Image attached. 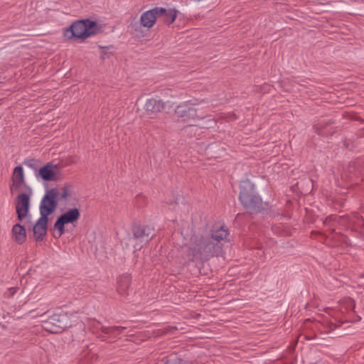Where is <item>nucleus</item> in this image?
I'll return each mask as SVG.
<instances>
[{
  "instance_id": "obj_5",
  "label": "nucleus",
  "mask_w": 364,
  "mask_h": 364,
  "mask_svg": "<svg viewBox=\"0 0 364 364\" xmlns=\"http://www.w3.org/2000/svg\"><path fill=\"white\" fill-rule=\"evenodd\" d=\"M190 105H196V103H192L191 101L181 104L176 107L175 113L178 118H181L182 121H188L189 119H203L207 114L200 112L199 108H195L189 106Z\"/></svg>"
},
{
  "instance_id": "obj_24",
  "label": "nucleus",
  "mask_w": 364,
  "mask_h": 364,
  "mask_svg": "<svg viewBox=\"0 0 364 364\" xmlns=\"http://www.w3.org/2000/svg\"><path fill=\"white\" fill-rule=\"evenodd\" d=\"M345 302L346 303V304L350 307L351 309H353L355 307V304H354V301L353 299H351L350 298H348L345 300Z\"/></svg>"
},
{
  "instance_id": "obj_18",
  "label": "nucleus",
  "mask_w": 364,
  "mask_h": 364,
  "mask_svg": "<svg viewBox=\"0 0 364 364\" xmlns=\"http://www.w3.org/2000/svg\"><path fill=\"white\" fill-rule=\"evenodd\" d=\"M97 329H100L102 333L109 335L110 337H113L114 331L117 330V328H114V326H104L101 325L100 322H97L93 326V333L96 334L97 338H100L102 341H105V338L99 334Z\"/></svg>"
},
{
  "instance_id": "obj_9",
  "label": "nucleus",
  "mask_w": 364,
  "mask_h": 364,
  "mask_svg": "<svg viewBox=\"0 0 364 364\" xmlns=\"http://www.w3.org/2000/svg\"><path fill=\"white\" fill-rule=\"evenodd\" d=\"M58 167L57 165L51 162L47 163L44 166L41 167L38 171V175L46 181H56Z\"/></svg>"
},
{
  "instance_id": "obj_22",
  "label": "nucleus",
  "mask_w": 364,
  "mask_h": 364,
  "mask_svg": "<svg viewBox=\"0 0 364 364\" xmlns=\"http://www.w3.org/2000/svg\"><path fill=\"white\" fill-rule=\"evenodd\" d=\"M114 328H117V330L114 331L113 337H116L117 336L122 333L123 331L126 329V327L124 326H114Z\"/></svg>"
},
{
  "instance_id": "obj_8",
  "label": "nucleus",
  "mask_w": 364,
  "mask_h": 364,
  "mask_svg": "<svg viewBox=\"0 0 364 364\" xmlns=\"http://www.w3.org/2000/svg\"><path fill=\"white\" fill-rule=\"evenodd\" d=\"M30 196L27 193H20L16 198V210L19 220L24 219L29 210Z\"/></svg>"
},
{
  "instance_id": "obj_20",
  "label": "nucleus",
  "mask_w": 364,
  "mask_h": 364,
  "mask_svg": "<svg viewBox=\"0 0 364 364\" xmlns=\"http://www.w3.org/2000/svg\"><path fill=\"white\" fill-rule=\"evenodd\" d=\"M70 196L69 186H65L59 189V199H67Z\"/></svg>"
},
{
  "instance_id": "obj_16",
  "label": "nucleus",
  "mask_w": 364,
  "mask_h": 364,
  "mask_svg": "<svg viewBox=\"0 0 364 364\" xmlns=\"http://www.w3.org/2000/svg\"><path fill=\"white\" fill-rule=\"evenodd\" d=\"M132 279L128 274H124L119 277L117 281V291L118 293L124 296L129 294Z\"/></svg>"
},
{
  "instance_id": "obj_26",
  "label": "nucleus",
  "mask_w": 364,
  "mask_h": 364,
  "mask_svg": "<svg viewBox=\"0 0 364 364\" xmlns=\"http://www.w3.org/2000/svg\"><path fill=\"white\" fill-rule=\"evenodd\" d=\"M71 316H72V317L73 318V319H74V320H73V322H74V323H75V322H77V318H77V314H71Z\"/></svg>"
},
{
  "instance_id": "obj_21",
  "label": "nucleus",
  "mask_w": 364,
  "mask_h": 364,
  "mask_svg": "<svg viewBox=\"0 0 364 364\" xmlns=\"http://www.w3.org/2000/svg\"><path fill=\"white\" fill-rule=\"evenodd\" d=\"M314 127H315L316 132H318V134L320 135H327L328 134H332L331 132L325 131L326 127L324 125H323L322 123H319V124L315 125Z\"/></svg>"
},
{
  "instance_id": "obj_4",
  "label": "nucleus",
  "mask_w": 364,
  "mask_h": 364,
  "mask_svg": "<svg viewBox=\"0 0 364 364\" xmlns=\"http://www.w3.org/2000/svg\"><path fill=\"white\" fill-rule=\"evenodd\" d=\"M59 200V189L54 188L48 190L40 203V214L48 218L57 208Z\"/></svg>"
},
{
  "instance_id": "obj_15",
  "label": "nucleus",
  "mask_w": 364,
  "mask_h": 364,
  "mask_svg": "<svg viewBox=\"0 0 364 364\" xmlns=\"http://www.w3.org/2000/svg\"><path fill=\"white\" fill-rule=\"evenodd\" d=\"M158 18L157 8L144 12L140 18L141 24L146 28H151Z\"/></svg>"
},
{
  "instance_id": "obj_19",
  "label": "nucleus",
  "mask_w": 364,
  "mask_h": 364,
  "mask_svg": "<svg viewBox=\"0 0 364 364\" xmlns=\"http://www.w3.org/2000/svg\"><path fill=\"white\" fill-rule=\"evenodd\" d=\"M228 236V230L225 226H221L218 229L212 231L210 240L213 239L217 242H220L227 239Z\"/></svg>"
},
{
  "instance_id": "obj_6",
  "label": "nucleus",
  "mask_w": 364,
  "mask_h": 364,
  "mask_svg": "<svg viewBox=\"0 0 364 364\" xmlns=\"http://www.w3.org/2000/svg\"><path fill=\"white\" fill-rule=\"evenodd\" d=\"M73 325L72 322L68 321L67 314H54L49 317L48 321H45L44 328L51 333H58L63 329L71 327Z\"/></svg>"
},
{
  "instance_id": "obj_3",
  "label": "nucleus",
  "mask_w": 364,
  "mask_h": 364,
  "mask_svg": "<svg viewBox=\"0 0 364 364\" xmlns=\"http://www.w3.org/2000/svg\"><path fill=\"white\" fill-rule=\"evenodd\" d=\"M100 28L96 21L90 19L77 21L74 22L65 32V35L71 33L70 38L85 39L97 33Z\"/></svg>"
},
{
  "instance_id": "obj_23",
  "label": "nucleus",
  "mask_w": 364,
  "mask_h": 364,
  "mask_svg": "<svg viewBox=\"0 0 364 364\" xmlns=\"http://www.w3.org/2000/svg\"><path fill=\"white\" fill-rule=\"evenodd\" d=\"M35 162H36L35 159H28V160L25 161L24 164L28 166L30 168H36L35 164H34Z\"/></svg>"
},
{
  "instance_id": "obj_7",
  "label": "nucleus",
  "mask_w": 364,
  "mask_h": 364,
  "mask_svg": "<svg viewBox=\"0 0 364 364\" xmlns=\"http://www.w3.org/2000/svg\"><path fill=\"white\" fill-rule=\"evenodd\" d=\"M80 216V210L76 208L69 209L63 213L54 224V229L58 231V235L54 236L58 238L60 237L65 232V225L77 221Z\"/></svg>"
},
{
  "instance_id": "obj_2",
  "label": "nucleus",
  "mask_w": 364,
  "mask_h": 364,
  "mask_svg": "<svg viewBox=\"0 0 364 364\" xmlns=\"http://www.w3.org/2000/svg\"><path fill=\"white\" fill-rule=\"evenodd\" d=\"M239 198L242 205L250 213H257L262 209V198L255 192V186L249 180L240 183Z\"/></svg>"
},
{
  "instance_id": "obj_12",
  "label": "nucleus",
  "mask_w": 364,
  "mask_h": 364,
  "mask_svg": "<svg viewBox=\"0 0 364 364\" xmlns=\"http://www.w3.org/2000/svg\"><path fill=\"white\" fill-rule=\"evenodd\" d=\"M165 107V103L161 100L156 98L148 99L144 105V110L148 114H156L161 112Z\"/></svg>"
},
{
  "instance_id": "obj_1",
  "label": "nucleus",
  "mask_w": 364,
  "mask_h": 364,
  "mask_svg": "<svg viewBox=\"0 0 364 364\" xmlns=\"http://www.w3.org/2000/svg\"><path fill=\"white\" fill-rule=\"evenodd\" d=\"M218 248L209 236L193 234L190 240L188 259L189 261L208 259L214 255Z\"/></svg>"
},
{
  "instance_id": "obj_10",
  "label": "nucleus",
  "mask_w": 364,
  "mask_h": 364,
  "mask_svg": "<svg viewBox=\"0 0 364 364\" xmlns=\"http://www.w3.org/2000/svg\"><path fill=\"white\" fill-rule=\"evenodd\" d=\"M132 232L134 237L141 242L149 240L154 235V229L148 225H134Z\"/></svg>"
},
{
  "instance_id": "obj_25",
  "label": "nucleus",
  "mask_w": 364,
  "mask_h": 364,
  "mask_svg": "<svg viewBox=\"0 0 364 364\" xmlns=\"http://www.w3.org/2000/svg\"><path fill=\"white\" fill-rule=\"evenodd\" d=\"M16 293V289L15 288H11L9 289L7 292L5 294L7 297L12 296Z\"/></svg>"
},
{
  "instance_id": "obj_14",
  "label": "nucleus",
  "mask_w": 364,
  "mask_h": 364,
  "mask_svg": "<svg viewBox=\"0 0 364 364\" xmlns=\"http://www.w3.org/2000/svg\"><path fill=\"white\" fill-rule=\"evenodd\" d=\"M158 13V18L170 25L174 22L176 18L178 11L175 9H166L161 7H156Z\"/></svg>"
},
{
  "instance_id": "obj_13",
  "label": "nucleus",
  "mask_w": 364,
  "mask_h": 364,
  "mask_svg": "<svg viewBox=\"0 0 364 364\" xmlns=\"http://www.w3.org/2000/svg\"><path fill=\"white\" fill-rule=\"evenodd\" d=\"M12 183L10 186L11 192L18 189L21 185H25V178L23 168L19 166L14 168L12 177Z\"/></svg>"
},
{
  "instance_id": "obj_17",
  "label": "nucleus",
  "mask_w": 364,
  "mask_h": 364,
  "mask_svg": "<svg viewBox=\"0 0 364 364\" xmlns=\"http://www.w3.org/2000/svg\"><path fill=\"white\" fill-rule=\"evenodd\" d=\"M12 238L18 244H23L26 239V232L25 228L17 223L14 225L11 230Z\"/></svg>"
},
{
  "instance_id": "obj_11",
  "label": "nucleus",
  "mask_w": 364,
  "mask_h": 364,
  "mask_svg": "<svg viewBox=\"0 0 364 364\" xmlns=\"http://www.w3.org/2000/svg\"><path fill=\"white\" fill-rule=\"evenodd\" d=\"M48 218L40 217L33 228V235L37 241H42L47 234Z\"/></svg>"
}]
</instances>
